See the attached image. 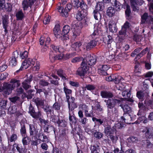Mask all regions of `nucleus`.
<instances>
[{
  "instance_id": "obj_1",
  "label": "nucleus",
  "mask_w": 153,
  "mask_h": 153,
  "mask_svg": "<svg viewBox=\"0 0 153 153\" xmlns=\"http://www.w3.org/2000/svg\"><path fill=\"white\" fill-rule=\"evenodd\" d=\"M81 11L77 13L76 18L78 21H81L85 19L87 15L86 10L82 9ZM83 27L82 23L79 21L74 22L72 25V32L73 36L75 38L79 36L80 33V30Z\"/></svg>"
},
{
  "instance_id": "obj_2",
  "label": "nucleus",
  "mask_w": 153,
  "mask_h": 153,
  "mask_svg": "<svg viewBox=\"0 0 153 153\" xmlns=\"http://www.w3.org/2000/svg\"><path fill=\"white\" fill-rule=\"evenodd\" d=\"M20 84L19 81L14 79H12L9 82L4 83L2 87L0 86V92L3 91L6 95H8L11 93L12 91L16 86H19Z\"/></svg>"
},
{
  "instance_id": "obj_3",
  "label": "nucleus",
  "mask_w": 153,
  "mask_h": 153,
  "mask_svg": "<svg viewBox=\"0 0 153 153\" xmlns=\"http://www.w3.org/2000/svg\"><path fill=\"white\" fill-rule=\"evenodd\" d=\"M104 101L106 103V105L108 109L109 110L114 108L112 111V114H114L115 116L117 115L118 111L117 108L114 107L117 104L118 106H121L123 101L121 100L111 98L108 100H105Z\"/></svg>"
},
{
  "instance_id": "obj_4",
  "label": "nucleus",
  "mask_w": 153,
  "mask_h": 153,
  "mask_svg": "<svg viewBox=\"0 0 153 153\" xmlns=\"http://www.w3.org/2000/svg\"><path fill=\"white\" fill-rule=\"evenodd\" d=\"M133 120L132 117L128 114H124L123 116L121 117L120 122H117L113 127L116 132L117 130L123 127L125 125L124 123H130V120Z\"/></svg>"
},
{
  "instance_id": "obj_5",
  "label": "nucleus",
  "mask_w": 153,
  "mask_h": 153,
  "mask_svg": "<svg viewBox=\"0 0 153 153\" xmlns=\"http://www.w3.org/2000/svg\"><path fill=\"white\" fill-rule=\"evenodd\" d=\"M89 69V67L85 60H83L81 63V67L78 69L76 74L80 76H83L87 73Z\"/></svg>"
},
{
  "instance_id": "obj_6",
  "label": "nucleus",
  "mask_w": 153,
  "mask_h": 153,
  "mask_svg": "<svg viewBox=\"0 0 153 153\" xmlns=\"http://www.w3.org/2000/svg\"><path fill=\"white\" fill-rule=\"evenodd\" d=\"M72 8V5L71 4H68L65 9L62 7L58 6L57 9L59 12L61 13V16L64 17H67L68 16V12Z\"/></svg>"
},
{
  "instance_id": "obj_7",
  "label": "nucleus",
  "mask_w": 153,
  "mask_h": 153,
  "mask_svg": "<svg viewBox=\"0 0 153 153\" xmlns=\"http://www.w3.org/2000/svg\"><path fill=\"white\" fill-rule=\"evenodd\" d=\"M35 60L33 61L31 58H28L22 62V65L20 69L16 71V72H18L19 71L22 70L23 69H26L30 65H33L35 64Z\"/></svg>"
},
{
  "instance_id": "obj_8",
  "label": "nucleus",
  "mask_w": 153,
  "mask_h": 153,
  "mask_svg": "<svg viewBox=\"0 0 153 153\" xmlns=\"http://www.w3.org/2000/svg\"><path fill=\"white\" fill-rule=\"evenodd\" d=\"M29 132L30 136H34L35 137H39L41 135V130L37 128H36L34 125L29 124Z\"/></svg>"
},
{
  "instance_id": "obj_9",
  "label": "nucleus",
  "mask_w": 153,
  "mask_h": 153,
  "mask_svg": "<svg viewBox=\"0 0 153 153\" xmlns=\"http://www.w3.org/2000/svg\"><path fill=\"white\" fill-rule=\"evenodd\" d=\"M54 33L56 37L67 40L69 39L67 36H64L61 33V31L59 28L55 26L53 29Z\"/></svg>"
},
{
  "instance_id": "obj_10",
  "label": "nucleus",
  "mask_w": 153,
  "mask_h": 153,
  "mask_svg": "<svg viewBox=\"0 0 153 153\" xmlns=\"http://www.w3.org/2000/svg\"><path fill=\"white\" fill-rule=\"evenodd\" d=\"M131 6L133 10L134 11L138 12L139 10L137 5H141L142 4V0H130Z\"/></svg>"
},
{
  "instance_id": "obj_11",
  "label": "nucleus",
  "mask_w": 153,
  "mask_h": 153,
  "mask_svg": "<svg viewBox=\"0 0 153 153\" xmlns=\"http://www.w3.org/2000/svg\"><path fill=\"white\" fill-rule=\"evenodd\" d=\"M28 112L33 117L36 119L39 118L41 115L40 111H39L37 112H35L34 108L31 104H30L29 106Z\"/></svg>"
},
{
  "instance_id": "obj_12",
  "label": "nucleus",
  "mask_w": 153,
  "mask_h": 153,
  "mask_svg": "<svg viewBox=\"0 0 153 153\" xmlns=\"http://www.w3.org/2000/svg\"><path fill=\"white\" fill-rule=\"evenodd\" d=\"M36 0H24L22 3V6L24 10H27L29 7H31Z\"/></svg>"
},
{
  "instance_id": "obj_13",
  "label": "nucleus",
  "mask_w": 153,
  "mask_h": 153,
  "mask_svg": "<svg viewBox=\"0 0 153 153\" xmlns=\"http://www.w3.org/2000/svg\"><path fill=\"white\" fill-rule=\"evenodd\" d=\"M110 68L109 66L107 65H100L99 66V72L103 75H106L107 74V71Z\"/></svg>"
},
{
  "instance_id": "obj_14",
  "label": "nucleus",
  "mask_w": 153,
  "mask_h": 153,
  "mask_svg": "<svg viewBox=\"0 0 153 153\" xmlns=\"http://www.w3.org/2000/svg\"><path fill=\"white\" fill-rule=\"evenodd\" d=\"M71 2L74 7L78 8L80 7L82 9H85L86 8V5L83 2H80L79 0H71Z\"/></svg>"
},
{
  "instance_id": "obj_15",
  "label": "nucleus",
  "mask_w": 153,
  "mask_h": 153,
  "mask_svg": "<svg viewBox=\"0 0 153 153\" xmlns=\"http://www.w3.org/2000/svg\"><path fill=\"white\" fill-rule=\"evenodd\" d=\"M130 26V23L127 21L126 22L122 27L121 30L119 31V34L120 35L125 36L126 30L129 29Z\"/></svg>"
},
{
  "instance_id": "obj_16",
  "label": "nucleus",
  "mask_w": 153,
  "mask_h": 153,
  "mask_svg": "<svg viewBox=\"0 0 153 153\" xmlns=\"http://www.w3.org/2000/svg\"><path fill=\"white\" fill-rule=\"evenodd\" d=\"M4 8L8 11H10L12 10V6L10 3H7L5 4L4 0H0V8L3 9Z\"/></svg>"
},
{
  "instance_id": "obj_17",
  "label": "nucleus",
  "mask_w": 153,
  "mask_h": 153,
  "mask_svg": "<svg viewBox=\"0 0 153 153\" xmlns=\"http://www.w3.org/2000/svg\"><path fill=\"white\" fill-rule=\"evenodd\" d=\"M97 43L94 40H92L88 43H85L83 45L84 48H85L87 50H90L96 46Z\"/></svg>"
},
{
  "instance_id": "obj_18",
  "label": "nucleus",
  "mask_w": 153,
  "mask_h": 153,
  "mask_svg": "<svg viewBox=\"0 0 153 153\" xmlns=\"http://www.w3.org/2000/svg\"><path fill=\"white\" fill-rule=\"evenodd\" d=\"M63 55L62 53H60V54L56 56L53 51H51L50 53V59L52 62L56 60L61 59L63 58Z\"/></svg>"
},
{
  "instance_id": "obj_19",
  "label": "nucleus",
  "mask_w": 153,
  "mask_h": 153,
  "mask_svg": "<svg viewBox=\"0 0 153 153\" xmlns=\"http://www.w3.org/2000/svg\"><path fill=\"white\" fill-rule=\"evenodd\" d=\"M108 28L110 32L114 33L117 31L116 24L114 21H110L109 22Z\"/></svg>"
},
{
  "instance_id": "obj_20",
  "label": "nucleus",
  "mask_w": 153,
  "mask_h": 153,
  "mask_svg": "<svg viewBox=\"0 0 153 153\" xmlns=\"http://www.w3.org/2000/svg\"><path fill=\"white\" fill-rule=\"evenodd\" d=\"M121 77L120 76H119L117 78L113 75L106 77V79L107 81H114L116 83H119L120 81L121 80Z\"/></svg>"
},
{
  "instance_id": "obj_21",
  "label": "nucleus",
  "mask_w": 153,
  "mask_h": 153,
  "mask_svg": "<svg viewBox=\"0 0 153 153\" xmlns=\"http://www.w3.org/2000/svg\"><path fill=\"white\" fill-rule=\"evenodd\" d=\"M113 40L112 37L109 35H108L107 37L105 38L103 40L104 42L107 43L108 48L111 49L112 48L111 43L113 42Z\"/></svg>"
},
{
  "instance_id": "obj_22",
  "label": "nucleus",
  "mask_w": 153,
  "mask_h": 153,
  "mask_svg": "<svg viewBox=\"0 0 153 153\" xmlns=\"http://www.w3.org/2000/svg\"><path fill=\"white\" fill-rule=\"evenodd\" d=\"M100 95L103 98L110 99L112 98L113 95L111 92L109 91H103L101 92Z\"/></svg>"
},
{
  "instance_id": "obj_23",
  "label": "nucleus",
  "mask_w": 153,
  "mask_h": 153,
  "mask_svg": "<svg viewBox=\"0 0 153 153\" xmlns=\"http://www.w3.org/2000/svg\"><path fill=\"white\" fill-rule=\"evenodd\" d=\"M104 127H105V133L107 136H109L113 134L114 132H115L114 129L113 128H112L110 126H108L105 127V125H104Z\"/></svg>"
},
{
  "instance_id": "obj_24",
  "label": "nucleus",
  "mask_w": 153,
  "mask_h": 153,
  "mask_svg": "<svg viewBox=\"0 0 153 153\" xmlns=\"http://www.w3.org/2000/svg\"><path fill=\"white\" fill-rule=\"evenodd\" d=\"M14 54L16 55V56H13L9 59V64L10 65L12 66H15L17 64L16 58L18 56V53L17 52L14 53Z\"/></svg>"
},
{
  "instance_id": "obj_25",
  "label": "nucleus",
  "mask_w": 153,
  "mask_h": 153,
  "mask_svg": "<svg viewBox=\"0 0 153 153\" xmlns=\"http://www.w3.org/2000/svg\"><path fill=\"white\" fill-rule=\"evenodd\" d=\"M32 76L30 75L29 79L25 80L22 83V86L23 88L25 90L29 88L30 86L29 85V83L32 80Z\"/></svg>"
},
{
  "instance_id": "obj_26",
  "label": "nucleus",
  "mask_w": 153,
  "mask_h": 153,
  "mask_svg": "<svg viewBox=\"0 0 153 153\" xmlns=\"http://www.w3.org/2000/svg\"><path fill=\"white\" fill-rule=\"evenodd\" d=\"M88 64L90 65H94L96 61L97 57L95 56H91L90 55L88 56Z\"/></svg>"
},
{
  "instance_id": "obj_27",
  "label": "nucleus",
  "mask_w": 153,
  "mask_h": 153,
  "mask_svg": "<svg viewBox=\"0 0 153 153\" xmlns=\"http://www.w3.org/2000/svg\"><path fill=\"white\" fill-rule=\"evenodd\" d=\"M51 41V39L49 37H47L45 41L44 38L43 36H41L39 39V42L40 45H43L45 46H47V45H48Z\"/></svg>"
},
{
  "instance_id": "obj_28",
  "label": "nucleus",
  "mask_w": 153,
  "mask_h": 153,
  "mask_svg": "<svg viewBox=\"0 0 153 153\" xmlns=\"http://www.w3.org/2000/svg\"><path fill=\"white\" fill-rule=\"evenodd\" d=\"M15 16L17 20H22L25 17V15L22 10L16 11L15 13Z\"/></svg>"
},
{
  "instance_id": "obj_29",
  "label": "nucleus",
  "mask_w": 153,
  "mask_h": 153,
  "mask_svg": "<svg viewBox=\"0 0 153 153\" xmlns=\"http://www.w3.org/2000/svg\"><path fill=\"white\" fill-rule=\"evenodd\" d=\"M69 119L70 121L72 123L75 124L76 122V118L75 116L74 111H69Z\"/></svg>"
},
{
  "instance_id": "obj_30",
  "label": "nucleus",
  "mask_w": 153,
  "mask_h": 153,
  "mask_svg": "<svg viewBox=\"0 0 153 153\" xmlns=\"http://www.w3.org/2000/svg\"><path fill=\"white\" fill-rule=\"evenodd\" d=\"M142 132L145 133L146 137L147 138H151L153 134L150 129L145 127L142 130Z\"/></svg>"
},
{
  "instance_id": "obj_31",
  "label": "nucleus",
  "mask_w": 153,
  "mask_h": 153,
  "mask_svg": "<svg viewBox=\"0 0 153 153\" xmlns=\"http://www.w3.org/2000/svg\"><path fill=\"white\" fill-rule=\"evenodd\" d=\"M34 102L38 108L40 106L42 108H44V100H40L39 98H36L34 100Z\"/></svg>"
},
{
  "instance_id": "obj_32",
  "label": "nucleus",
  "mask_w": 153,
  "mask_h": 153,
  "mask_svg": "<svg viewBox=\"0 0 153 153\" xmlns=\"http://www.w3.org/2000/svg\"><path fill=\"white\" fill-rule=\"evenodd\" d=\"M116 12V10L112 7H108L107 10V14L109 17L114 15Z\"/></svg>"
},
{
  "instance_id": "obj_33",
  "label": "nucleus",
  "mask_w": 153,
  "mask_h": 153,
  "mask_svg": "<svg viewBox=\"0 0 153 153\" xmlns=\"http://www.w3.org/2000/svg\"><path fill=\"white\" fill-rule=\"evenodd\" d=\"M13 146L16 148L19 153H26V150L25 147L22 148L21 146L17 144H14Z\"/></svg>"
},
{
  "instance_id": "obj_34",
  "label": "nucleus",
  "mask_w": 153,
  "mask_h": 153,
  "mask_svg": "<svg viewBox=\"0 0 153 153\" xmlns=\"http://www.w3.org/2000/svg\"><path fill=\"white\" fill-rule=\"evenodd\" d=\"M100 147L97 144L91 145V153H99L100 152Z\"/></svg>"
},
{
  "instance_id": "obj_35",
  "label": "nucleus",
  "mask_w": 153,
  "mask_h": 153,
  "mask_svg": "<svg viewBox=\"0 0 153 153\" xmlns=\"http://www.w3.org/2000/svg\"><path fill=\"white\" fill-rule=\"evenodd\" d=\"M63 90L65 94L67 100H69L71 94V90L68 88L66 86L64 87Z\"/></svg>"
},
{
  "instance_id": "obj_36",
  "label": "nucleus",
  "mask_w": 153,
  "mask_h": 153,
  "mask_svg": "<svg viewBox=\"0 0 153 153\" xmlns=\"http://www.w3.org/2000/svg\"><path fill=\"white\" fill-rule=\"evenodd\" d=\"M93 15L94 19L97 20H100L101 19L102 16L101 13L99 11L97 10H94L93 13Z\"/></svg>"
},
{
  "instance_id": "obj_37",
  "label": "nucleus",
  "mask_w": 153,
  "mask_h": 153,
  "mask_svg": "<svg viewBox=\"0 0 153 153\" xmlns=\"http://www.w3.org/2000/svg\"><path fill=\"white\" fill-rule=\"evenodd\" d=\"M51 48L56 52H62L65 51V49L61 46H55L52 45L51 46Z\"/></svg>"
},
{
  "instance_id": "obj_38",
  "label": "nucleus",
  "mask_w": 153,
  "mask_h": 153,
  "mask_svg": "<svg viewBox=\"0 0 153 153\" xmlns=\"http://www.w3.org/2000/svg\"><path fill=\"white\" fill-rule=\"evenodd\" d=\"M101 24H96L94 25V31L92 33V35L93 36L97 35V34H98V32L101 31Z\"/></svg>"
},
{
  "instance_id": "obj_39",
  "label": "nucleus",
  "mask_w": 153,
  "mask_h": 153,
  "mask_svg": "<svg viewBox=\"0 0 153 153\" xmlns=\"http://www.w3.org/2000/svg\"><path fill=\"white\" fill-rule=\"evenodd\" d=\"M147 122V118L144 116H142L140 117L137 120L135 123L136 124H139L140 122L144 123H146Z\"/></svg>"
},
{
  "instance_id": "obj_40",
  "label": "nucleus",
  "mask_w": 153,
  "mask_h": 153,
  "mask_svg": "<svg viewBox=\"0 0 153 153\" xmlns=\"http://www.w3.org/2000/svg\"><path fill=\"white\" fill-rule=\"evenodd\" d=\"M81 45V43L80 42H77L72 44L71 47L74 50L76 51L79 49Z\"/></svg>"
},
{
  "instance_id": "obj_41",
  "label": "nucleus",
  "mask_w": 153,
  "mask_h": 153,
  "mask_svg": "<svg viewBox=\"0 0 153 153\" xmlns=\"http://www.w3.org/2000/svg\"><path fill=\"white\" fill-rule=\"evenodd\" d=\"M124 6H125L126 7V10L125 11V14L126 17H128L131 13V11L130 10V7L129 5H128L126 2H124L123 4Z\"/></svg>"
},
{
  "instance_id": "obj_42",
  "label": "nucleus",
  "mask_w": 153,
  "mask_h": 153,
  "mask_svg": "<svg viewBox=\"0 0 153 153\" xmlns=\"http://www.w3.org/2000/svg\"><path fill=\"white\" fill-rule=\"evenodd\" d=\"M52 76L56 79V80H50L51 83L56 85H59L58 81L59 80V79L56 75H55L53 74L52 75Z\"/></svg>"
},
{
  "instance_id": "obj_43",
  "label": "nucleus",
  "mask_w": 153,
  "mask_h": 153,
  "mask_svg": "<svg viewBox=\"0 0 153 153\" xmlns=\"http://www.w3.org/2000/svg\"><path fill=\"white\" fill-rule=\"evenodd\" d=\"M151 18L152 17L151 16H148L147 13H144L141 17V21L142 23H145L146 22H147L148 19L150 20L151 19Z\"/></svg>"
},
{
  "instance_id": "obj_44",
  "label": "nucleus",
  "mask_w": 153,
  "mask_h": 153,
  "mask_svg": "<svg viewBox=\"0 0 153 153\" xmlns=\"http://www.w3.org/2000/svg\"><path fill=\"white\" fill-rule=\"evenodd\" d=\"M121 106L124 112L129 113L131 111V108L128 105H123L121 104Z\"/></svg>"
},
{
  "instance_id": "obj_45",
  "label": "nucleus",
  "mask_w": 153,
  "mask_h": 153,
  "mask_svg": "<svg viewBox=\"0 0 153 153\" xmlns=\"http://www.w3.org/2000/svg\"><path fill=\"white\" fill-rule=\"evenodd\" d=\"M70 29V27L68 25H66L63 27L62 33L64 36L69 33Z\"/></svg>"
},
{
  "instance_id": "obj_46",
  "label": "nucleus",
  "mask_w": 153,
  "mask_h": 153,
  "mask_svg": "<svg viewBox=\"0 0 153 153\" xmlns=\"http://www.w3.org/2000/svg\"><path fill=\"white\" fill-rule=\"evenodd\" d=\"M8 19L7 18H4L3 19V28L4 29L5 32L7 31V28L8 24Z\"/></svg>"
},
{
  "instance_id": "obj_47",
  "label": "nucleus",
  "mask_w": 153,
  "mask_h": 153,
  "mask_svg": "<svg viewBox=\"0 0 153 153\" xmlns=\"http://www.w3.org/2000/svg\"><path fill=\"white\" fill-rule=\"evenodd\" d=\"M16 105H13L9 108L8 111L10 114H14L16 112Z\"/></svg>"
},
{
  "instance_id": "obj_48",
  "label": "nucleus",
  "mask_w": 153,
  "mask_h": 153,
  "mask_svg": "<svg viewBox=\"0 0 153 153\" xmlns=\"http://www.w3.org/2000/svg\"><path fill=\"white\" fill-rule=\"evenodd\" d=\"M92 120L97 125H100L103 123V125H105L103 121L100 119H97L96 118L93 117Z\"/></svg>"
},
{
  "instance_id": "obj_49",
  "label": "nucleus",
  "mask_w": 153,
  "mask_h": 153,
  "mask_svg": "<svg viewBox=\"0 0 153 153\" xmlns=\"http://www.w3.org/2000/svg\"><path fill=\"white\" fill-rule=\"evenodd\" d=\"M7 100H1L0 101V108L2 109H4L6 106Z\"/></svg>"
},
{
  "instance_id": "obj_50",
  "label": "nucleus",
  "mask_w": 153,
  "mask_h": 153,
  "mask_svg": "<svg viewBox=\"0 0 153 153\" xmlns=\"http://www.w3.org/2000/svg\"><path fill=\"white\" fill-rule=\"evenodd\" d=\"M57 123L59 126L62 127H65L67 125V123L64 120H59L57 122Z\"/></svg>"
},
{
  "instance_id": "obj_51",
  "label": "nucleus",
  "mask_w": 153,
  "mask_h": 153,
  "mask_svg": "<svg viewBox=\"0 0 153 153\" xmlns=\"http://www.w3.org/2000/svg\"><path fill=\"white\" fill-rule=\"evenodd\" d=\"M142 49L141 48H138L135 49L134 51H133L131 54V56L132 57H134L135 56V55H137L140 52Z\"/></svg>"
},
{
  "instance_id": "obj_52",
  "label": "nucleus",
  "mask_w": 153,
  "mask_h": 153,
  "mask_svg": "<svg viewBox=\"0 0 153 153\" xmlns=\"http://www.w3.org/2000/svg\"><path fill=\"white\" fill-rule=\"evenodd\" d=\"M148 49L147 48L143 50L140 53H139L137 56V58H138L139 59L141 57L145 55L148 51Z\"/></svg>"
},
{
  "instance_id": "obj_53",
  "label": "nucleus",
  "mask_w": 153,
  "mask_h": 153,
  "mask_svg": "<svg viewBox=\"0 0 153 153\" xmlns=\"http://www.w3.org/2000/svg\"><path fill=\"white\" fill-rule=\"evenodd\" d=\"M104 8V6L103 4L102 3H100L97 4L96 6V9L95 10H97L100 11L103 10Z\"/></svg>"
},
{
  "instance_id": "obj_54",
  "label": "nucleus",
  "mask_w": 153,
  "mask_h": 153,
  "mask_svg": "<svg viewBox=\"0 0 153 153\" xmlns=\"http://www.w3.org/2000/svg\"><path fill=\"white\" fill-rule=\"evenodd\" d=\"M44 109V111L46 112L47 114L50 113L51 111V107L49 105H47L45 106L44 105V108H42Z\"/></svg>"
},
{
  "instance_id": "obj_55",
  "label": "nucleus",
  "mask_w": 153,
  "mask_h": 153,
  "mask_svg": "<svg viewBox=\"0 0 153 153\" xmlns=\"http://www.w3.org/2000/svg\"><path fill=\"white\" fill-rule=\"evenodd\" d=\"M57 74L60 77H62L63 79H65L66 77L65 74H63V71L59 70L57 71Z\"/></svg>"
},
{
  "instance_id": "obj_56",
  "label": "nucleus",
  "mask_w": 153,
  "mask_h": 153,
  "mask_svg": "<svg viewBox=\"0 0 153 153\" xmlns=\"http://www.w3.org/2000/svg\"><path fill=\"white\" fill-rule=\"evenodd\" d=\"M20 131L22 137L27 136L25 127V126L23 125L21 127Z\"/></svg>"
},
{
  "instance_id": "obj_57",
  "label": "nucleus",
  "mask_w": 153,
  "mask_h": 153,
  "mask_svg": "<svg viewBox=\"0 0 153 153\" xmlns=\"http://www.w3.org/2000/svg\"><path fill=\"white\" fill-rule=\"evenodd\" d=\"M17 136L16 134H12L9 138H8V141H10L11 142L15 141L17 140Z\"/></svg>"
},
{
  "instance_id": "obj_58",
  "label": "nucleus",
  "mask_w": 153,
  "mask_h": 153,
  "mask_svg": "<svg viewBox=\"0 0 153 153\" xmlns=\"http://www.w3.org/2000/svg\"><path fill=\"white\" fill-rule=\"evenodd\" d=\"M82 59L83 58L81 57H76L71 60V62L73 63H75L82 61Z\"/></svg>"
},
{
  "instance_id": "obj_59",
  "label": "nucleus",
  "mask_w": 153,
  "mask_h": 153,
  "mask_svg": "<svg viewBox=\"0 0 153 153\" xmlns=\"http://www.w3.org/2000/svg\"><path fill=\"white\" fill-rule=\"evenodd\" d=\"M77 107V105L76 103L74 102L71 103L70 107H68L69 108V111H73V110Z\"/></svg>"
},
{
  "instance_id": "obj_60",
  "label": "nucleus",
  "mask_w": 153,
  "mask_h": 153,
  "mask_svg": "<svg viewBox=\"0 0 153 153\" xmlns=\"http://www.w3.org/2000/svg\"><path fill=\"white\" fill-rule=\"evenodd\" d=\"M28 56V53L26 51H25L24 52L21 53L20 55V56L22 59H23L27 58Z\"/></svg>"
},
{
  "instance_id": "obj_61",
  "label": "nucleus",
  "mask_w": 153,
  "mask_h": 153,
  "mask_svg": "<svg viewBox=\"0 0 153 153\" xmlns=\"http://www.w3.org/2000/svg\"><path fill=\"white\" fill-rule=\"evenodd\" d=\"M85 88L87 90L92 91L95 89L96 87L94 85L88 84L86 85Z\"/></svg>"
},
{
  "instance_id": "obj_62",
  "label": "nucleus",
  "mask_w": 153,
  "mask_h": 153,
  "mask_svg": "<svg viewBox=\"0 0 153 153\" xmlns=\"http://www.w3.org/2000/svg\"><path fill=\"white\" fill-rule=\"evenodd\" d=\"M85 116L86 117H92L93 116V112L90 111L88 112V110L86 109L85 111H84Z\"/></svg>"
},
{
  "instance_id": "obj_63",
  "label": "nucleus",
  "mask_w": 153,
  "mask_h": 153,
  "mask_svg": "<svg viewBox=\"0 0 153 153\" xmlns=\"http://www.w3.org/2000/svg\"><path fill=\"white\" fill-rule=\"evenodd\" d=\"M94 135L95 137L98 139L101 138L103 136V134L102 133L97 131L94 133Z\"/></svg>"
},
{
  "instance_id": "obj_64",
  "label": "nucleus",
  "mask_w": 153,
  "mask_h": 153,
  "mask_svg": "<svg viewBox=\"0 0 153 153\" xmlns=\"http://www.w3.org/2000/svg\"><path fill=\"white\" fill-rule=\"evenodd\" d=\"M39 84L42 86H46L48 85L49 83L45 80L42 79L39 81Z\"/></svg>"
}]
</instances>
